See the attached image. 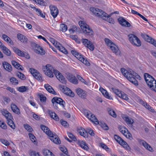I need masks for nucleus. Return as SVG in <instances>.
I'll return each instance as SVG.
<instances>
[{"instance_id":"f257e3e1","label":"nucleus","mask_w":156,"mask_h":156,"mask_svg":"<svg viewBox=\"0 0 156 156\" xmlns=\"http://www.w3.org/2000/svg\"><path fill=\"white\" fill-rule=\"evenodd\" d=\"M42 69L44 73L50 78L54 76L53 73L57 79L61 83L65 84L66 80L64 77L58 70H55L53 67L49 64H47L45 66L42 67Z\"/></svg>"},{"instance_id":"f03ea898","label":"nucleus","mask_w":156,"mask_h":156,"mask_svg":"<svg viewBox=\"0 0 156 156\" xmlns=\"http://www.w3.org/2000/svg\"><path fill=\"white\" fill-rule=\"evenodd\" d=\"M121 71L123 75L131 83L136 86L138 85L137 80L135 78L140 80V76L132 70H127L124 68H121Z\"/></svg>"},{"instance_id":"7ed1b4c3","label":"nucleus","mask_w":156,"mask_h":156,"mask_svg":"<svg viewBox=\"0 0 156 156\" xmlns=\"http://www.w3.org/2000/svg\"><path fill=\"white\" fill-rule=\"evenodd\" d=\"M90 11L95 16L105 20L110 23L114 24L115 23L114 20L106 12L103 10L98 8L91 7Z\"/></svg>"},{"instance_id":"20e7f679","label":"nucleus","mask_w":156,"mask_h":156,"mask_svg":"<svg viewBox=\"0 0 156 156\" xmlns=\"http://www.w3.org/2000/svg\"><path fill=\"white\" fill-rule=\"evenodd\" d=\"M144 77L148 86L152 90L156 92V80L147 73L144 74Z\"/></svg>"},{"instance_id":"39448f33","label":"nucleus","mask_w":156,"mask_h":156,"mask_svg":"<svg viewBox=\"0 0 156 156\" xmlns=\"http://www.w3.org/2000/svg\"><path fill=\"white\" fill-rule=\"evenodd\" d=\"M79 23L84 33L91 37L93 36L94 32L93 30L85 22L80 21Z\"/></svg>"},{"instance_id":"423d86ee","label":"nucleus","mask_w":156,"mask_h":156,"mask_svg":"<svg viewBox=\"0 0 156 156\" xmlns=\"http://www.w3.org/2000/svg\"><path fill=\"white\" fill-rule=\"evenodd\" d=\"M129 41L133 45L137 47H140L141 45V42L139 38L133 34L128 35Z\"/></svg>"},{"instance_id":"0eeeda50","label":"nucleus","mask_w":156,"mask_h":156,"mask_svg":"<svg viewBox=\"0 0 156 156\" xmlns=\"http://www.w3.org/2000/svg\"><path fill=\"white\" fill-rule=\"evenodd\" d=\"M71 52L72 54L76 57L79 61L83 62L84 64L87 66H89L90 63L86 59H85L83 56L80 54L77 51L72 50Z\"/></svg>"},{"instance_id":"6e6552de","label":"nucleus","mask_w":156,"mask_h":156,"mask_svg":"<svg viewBox=\"0 0 156 156\" xmlns=\"http://www.w3.org/2000/svg\"><path fill=\"white\" fill-rule=\"evenodd\" d=\"M53 105L55 106L57 108H58V105H59L62 107H65V102L61 98L54 97L52 100Z\"/></svg>"},{"instance_id":"1a4fd4ad","label":"nucleus","mask_w":156,"mask_h":156,"mask_svg":"<svg viewBox=\"0 0 156 156\" xmlns=\"http://www.w3.org/2000/svg\"><path fill=\"white\" fill-rule=\"evenodd\" d=\"M114 139L120 145L126 149L129 150L130 147L128 144L120 137L117 135H114Z\"/></svg>"},{"instance_id":"9d476101","label":"nucleus","mask_w":156,"mask_h":156,"mask_svg":"<svg viewBox=\"0 0 156 156\" xmlns=\"http://www.w3.org/2000/svg\"><path fill=\"white\" fill-rule=\"evenodd\" d=\"M30 72L33 76L36 79L41 82L43 80L42 76L37 70L34 69H30Z\"/></svg>"},{"instance_id":"9b49d317","label":"nucleus","mask_w":156,"mask_h":156,"mask_svg":"<svg viewBox=\"0 0 156 156\" xmlns=\"http://www.w3.org/2000/svg\"><path fill=\"white\" fill-rule=\"evenodd\" d=\"M85 115L88 119L96 124H99V122L94 115L92 114L89 111H85Z\"/></svg>"},{"instance_id":"f8f14e48","label":"nucleus","mask_w":156,"mask_h":156,"mask_svg":"<svg viewBox=\"0 0 156 156\" xmlns=\"http://www.w3.org/2000/svg\"><path fill=\"white\" fill-rule=\"evenodd\" d=\"M49 8L51 15L54 18H55L58 14V10L57 8L55 6L51 5L49 6Z\"/></svg>"},{"instance_id":"ddd939ff","label":"nucleus","mask_w":156,"mask_h":156,"mask_svg":"<svg viewBox=\"0 0 156 156\" xmlns=\"http://www.w3.org/2000/svg\"><path fill=\"white\" fill-rule=\"evenodd\" d=\"M81 41L83 44L87 47L90 50L93 51L94 49V47L92 43L86 39H82Z\"/></svg>"},{"instance_id":"4468645a","label":"nucleus","mask_w":156,"mask_h":156,"mask_svg":"<svg viewBox=\"0 0 156 156\" xmlns=\"http://www.w3.org/2000/svg\"><path fill=\"white\" fill-rule=\"evenodd\" d=\"M49 136L50 140L54 143L56 144H59L61 143L60 140L55 134L52 133Z\"/></svg>"},{"instance_id":"2eb2a0df","label":"nucleus","mask_w":156,"mask_h":156,"mask_svg":"<svg viewBox=\"0 0 156 156\" xmlns=\"http://www.w3.org/2000/svg\"><path fill=\"white\" fill-rule=\"evenodd\" d=\"M13 50L14 52H15L19 56L25 57L27 58H30V56L27 53H24L23 52L21 51L17 48H14Z\"/></svg>"},{"instance_id":"dca6fc26","label":"nucleus","mask_w":156,"mask_h":156,"mask_svg":"<svg viewBox=\"0 0 156 156\" xmlns=\"http://www.w3.org/2000/svg\"><path fill=\"white\" fill-rule=\"evenodd\" d=\"M144 38L146 41L156 47V40H155L147 35H144Z\"/></svg>"},{"instance_id":"f3484780","label":"nucleus","mask_w":156,"mask_h":156,"mask_svg":"<svg viewBox=\"0 0 156 156\" xmlns=\"http://www.w3.org/2000/svg\"><path fill=\"white\" fill-rule=\"evenodd\" d=\"M120 132L126 138H130L131 137V134L128 132V130L124 127H122L120 129Z\"/></svg>"},{"instance_id":"a211bd4d","label":"nucleus","mask_w":156,"mask_h":156,"mask_svg":"<svg viewBox=\"0 0 156 156\" xmlns=\"http://www.w3.org/2000/svg\"><path fill=\"white\" fill-rule=\"evenodd\" d=\"M67 78L69 81L74 84H77L78 81L76 78L73 75L69 74L67 76Z\"/></svg>"},{"instance_id":"6ab92c4d","label":"nucleus","mask_w":156,"mask_h":156,"mask_svg":"<svg viewBox=\"0 0 156 156\" xmlns=\"http://www.w3.org/2000/svg\"><path fill=\"white\" fill-rule=\"evenodd\" d=\"M119 23L122 26L125 27H130L131 25L128 21H126L123 17H120L118 19Z\"/></svg>"},{"instance_id":"aec40b11","label":"nucleus","mask_w":156,"mask_h":156,"mask_svg":"<svg viewBox=\"0 0 156 156\" xmlns=\"http://www.w3.org/2000/svg\"><path fill=\"white\" fill-rule=\"evenodd\" d=\"M76 91L78 95L81 98L83 99L86 98L87 93L85 91L80 88L76 89Z\"/></svg>"},{"instance_id":"412c9836","label":"nucleus","mask_w":156,"mask_h":156,"mask_svg":"<svg viewBox=\"0 0 156 156\" xmlns=\"http://www.w3.org/2000/svg\"><path fill=\"white\" fill-rule=\"evenodd\" d=\"M112 51L117 55H119L120 51L118 47L114 43L112 44V46L109 48Z\"/></svg>"},{"instance_id":"4be33fe9","label":"nucleus","mask_w":156,"mask_h":156,"mask_svg":"<svg viewBox=\"0 0 156 156\" xmlns=\"http://www.w3.org/2000/svg\"><path fill=\"white\" fill-rule=\"evenodd\" d=\"M77 131L79 133L85 138H87L88 133L85 131V129L82 127H80L77 129Z\"/></svg>"},{"instance_id":"5701e85b","label":"nucleus","mask_w":156,"mask_h":156,"mask_svg":"<svg viewBox=\"0 0 156 156\" xmlns=\"http://www.w3.org/2000/svg\"><path fill=\"white\" fill-rule=\"evenodd\" d=\"M99 90L106 98L109 100L113 99L111 97V95L108 93L106 90L102 88H100L99 89Z\"/></svg>"},{"instance_id":"b1692460","label":"nucleus","mask_w":156,"mask_h":156,"mask_svg":"<svg viewBox=\"0 0 156 156\" xmlns=\"http://www.w3.org/2000/svg\"><path fill=\"white\" fill-rule=\"evenodd\" d=\"M139 142L140 144L143 145L147 149L150 151H153V148L145 141L142 140H139Z\"/></svg>"},{"instance_id":"393cba45","label":"nucleus","mask_w":156,"mask_h":156,"mask_svg":"<svg viewBox=\"0 0 156 156\" xmlns=\"http://www.w3.org/2000/svg\"><path fill=\"white\" fill-rule=\"evenodd\" d=\"M62 90L64 94L67 95L72 97L74 96V93L69 88L67 87L65 88L64 87H63Z\"/></svg>"},{"instance_id":"a878e982","label":"nucleus","mask_w":156,"mask_h":156,"mask_svg":"<svg viewBox=\"0 0 156 156\" xmlns=\"http://www.w3.org/2000/svg\"><path fill=\"white\" fill-rule=\"evenodd\" d=\"M2 66L7 71L10 72L12 71V68L11 65L6 62H2Z\"/></svg>"},{"instance_id":"bb28decb","label":"nucleus","mask_w":156,"mask_h":156,"mask_svg":"<svg viewBox=\"0 0 156 156\" xmlns=\"http://www.w3.org/2000/svg\"><path fill=\"white\" fill-rule=\"evenodd\" d=\"M41 129L49 136L52 133L48 128L44 125H41Z\"/></svg>"},{"instance_id":"cd10ccee","label":"nucleus","mask_w":156,"mask_h":156,"mask_svg":"<svg viewBox=\"0 0 156 156\" xmlns=\"http://www.w3.org/2000/svg\"><path fill=\"white\" fill-rule=\"evenodd\" d=\"M11 107L13 112L18 115L20 114V110L17 106L14 104H12L11 105Z\"/></svg>"},{"instance_id":"c85d7f7f","label":"nucleus","mask_w":156,"mask_h":156,"mask_svg":"<svg viewBox=\"0 0 156 156\" xmlns=\"http://www.w3.org/2000/svg\"><path fill=\"white\" fill-rule=\"evenodd\" d=\"M44 87L49 92L55 94H56V93L55 92L52 87L48 84H45L44 85Z\"/></svg>"},{"instance_id":"c756f323","label":"nucleus","mask_w":156,"mask_h":156,"mask_svg":"<svg viewBox=\"0 0 156 156\" xmlns=\"http://www.w3.org/2000/svg\"><path fill=\"white\" fill-rule=\"evenodd\" d=\"M139 101L140 104L144 106L146 108L148 109L149 110L152 111L153 110V109H152V108L150 105L147 104L146 102H144L142 100L139 99Z\"/></svg>"},{"instance_id":"7c9ffc66","label":"nucleus","mask_w":156,"mask_h":156,"mask_svg":"<svg viewBox=\"0 0 156 156\" xmlns=\"http://www.w3.org/2000/svg\"><path fill=\"white\" fill-rule=\"evenodd\" d=\"M17 37L18 39L21 42L23 43H26L27 41V38L23 35L18 34L17 35Z\"/></svg>"},{"instance_id":"2f4dec72","label":"nucleus","mask_w":156,"mask_h":156,"mask_svg":"<svg viewBox=\"0 0 156 156\" xmlns=\"http://www.w3.org/2000/svg\"><path fill=\"white\" fill-rule=\"evenodd\" d=\"M48 113L50 117L52 118L56 121L59 120V119L58 117L55 113L51 111H48Z\"/></svg>"},{"instance_id":"473e14b6","label":"nucleus","mask_w":156,"mask_h":156,"mask_svg":"<svg viewBox=\"0 0 156 156\" xmlns=\"http://www.w3.org/2000/svg\"><path fill=\"white\" fill-rule=\"evenodd\" d=\"M12 117L7 119V123L8 125L12 129H14L15 128V125L12 120Z\"/></svg>"},{"instance_id":"72a5a7b5","label":"nucleus","mask_w":156,"mask_h":156,"mask_svg":"<svg viewBox=\"0 0 156 156\" xmlns=\"http://www.w3.org/2000/svg\"><path fill=\"white\" fill-rule=\"evenodd\" d=\"M12 117L7 119V123L8 125L12 129H14L15 128V125L12 120Z\"/></svg>"},{"instance_id":"f704fd0d","label":"nucleus","mask_w":156,"mask_h":156,"mask_svg":"<svg viewBox=\"0 0 156 156\" xmlns=\"http://www.w3.org/2000/svg\"><path fill=\"white\" fill-rule=\"evenodd\" d=\"M79 145L83 149L87 150L88 149V147L86 143L83 141H80L78 142Z\"/></svg>"},{"instance_id":"c9c22d12","label":"nucleus","mask_w":156,"mask_h":156,"mask_svg":"<svg viewBox=\"0 0 156 156\" xmlns=\"http://www.w3.org/2000/svg\"><path fill=\"white\" fill-rule=\"evenodd\" d=\"M43 152L44 155L45 156H55L52 152L47 149H43Z\"/></svg>"},{"instance_id":"e433bc0d","label":"nucleus","mask_w":156,"mask_h":156,"mask_svg":"<svg viewBox=\"0 0 156 156\" xmlns=\"http://www.w3.org/2000/svg\"><path fill=\"white\" fill-rule=\"evenodd\" d=\"M3 39L7 43L12 44V42L11 39L8 37L7 35L3 34L2 35Z\"/></svg>"},{"instance_id":"4c0bfd02","label":"nucleus","mask_w":156,"mask_h":156,"mask_svg":"<svg viewBox=\"0 0 156 156\" xmlns=\"http://www.w3.org/2000/svg\"><path fill=\"white\" fill-rule=\"evenodd\" d=\"M2 49L3 53L7 56H10L11 54L10 51L9 49L5 46H4L2 47Z\"/></svg>"},{"instance_id":"58836bf2","label":"nucleus","mask_w":156,"mask_h":156,"mask_svg":"<svg viewBox=\"0 0 156 156\" xmlns=\"http://www.w3.org/2000/svg\"><path fill=\"white\" fill-rule=\"evenodd\" d=\"M124 119L126 121L127 124L129 126L132 125L133 123V119L132 118H130L128 116L125 117L124 118Z\"/></svg>"},{"instance_id":"ea45409f","label":"nucleus","mask_w":156,"mask_h":156,"mask_svg":"<svg viewBox=\"0 0 156 156\" xmlns=\"http://www.w3.org/2000/svg\"><path fill=\"white\" fill-rule=\"evenodd\" d=\"M11 63L12 65L16 68L18 69L22 70L21 68L22 67L21 66L15 61L14 60L12 61Z\"/></svg>"},{"instance_id":"a19ab883","label":"nucleus","mask_w":156,"mask_h":156,"mask_svg":"<svg viewBox=\"0 0 156 156\" xmlns=\"http://www.w3.org/2000/svg\"><path fill=\"white\" fill-rule=\"evenodd\" d=\"M110 91L112 92H113L115 94L117 95L119 97L120 96L121 94V93L122 92L119 90L118 89L115 88H112L111 89Z\"/></svg>"},{"instance_id":"79ce46f5","label":"nucleus","mask_w":156,"mask_h":156,"mask_svg":"<svg viewBox=\"0 0 156 156\" xmlns=\"http://www.w3.org/2000/svg\"><path fill=\"white\" fill-rule=\"evenodd\" d=\"M35 51L37 53L40 54L41 55H43L45 54V51L43 49L39 47L37 49H35Z\"/></svg>"},{"instance_id":"37998d69","label":"nucleus","mask_w":156,"mask_h":156,"mask_svg":"<svg viewBox=\"0 0 156 156\" xmlns=\"http://www.w3.org/2000/svg\"><path fill=\"white\" fill-rule=\"evenodd\" d=\"M108 110L109 114L110 115L113 117L115 118L116 117V114L115 113V111H114L113 109L110 108H108Z\"/></svg>"},{"instance_id":"c03bdc74","label":"nucleus","mask_w":156,"mask_h":156,"mask_svg":"<svg viewBox=\"0 0 156 156\" xmlns=\"http://www.w3.org/2000/svg\"><path fill=\"white\" fill-rule=\"evenodd\" d=\"M29 136L31 140L33 143H34V144H36L37 143V142L36 140V138L32 134L29 133Z\"/></svg>"},{"instance_id":"a18cd8bd","label":"nucleus","mask_w":156,"mask_h":156,"mask_svg":"<svg viewBox=\"0 0 156 156\" xmlns=\"http://www.w3.org/2000/svg\"><path fill=\"white\" fill-rule=\"evenodd\" d=\"M119 97L127 101H128L129 100V98L127 95L123 92H122V93H121V94Z\"/></svg>"},{"instance_id":"49530a36","label":"nucleus","mask_w":156,"mask_h":156,"mask_svg":"<svg viewBox=\"0 0 156 156\" xmlns=\"http://www.w3.org/2000/svg\"><path fill=\"white\" fill-rule=\"evenodd\" d=\"M28 90V88L27 87L22 86L19 87L18 90L20 92H23L27 91Z\"/></svg>"},{"instance_id":"de8ad7c7","label":"nucleus","mask_w":156,"mask_h":156,"mask_svg":"<svg viewBox=\"0 0 156 156\" xmlns=\"http://www.w3.org/2000/svg\"><path fill=\"white\" fill-rule=\"evenodd\" d=\"M37 13V14L43 18H44L45 17V15L44 14L42 13V11L40 9L37 8L35 11Z\"/></svg>"},{"instance_id":"09e8293b","label":"nucleus","mask_w":156,"mask_h":156,"mask_svg":"<svg viewBox=\"0 0 156 156\" xmlns=\"http://www.w3.org/2000/svg\"><path fill=\"white\" fill-rule=\"evenodd\" d=\"M16 75L19 78L22 80H24L26 79L25 75L20 72H17L16 73Z\"/></svg>"},{"instance_id":"8fccbe9b","label":"nucleus","mask_w":156,"mask_h":156,"mask_svg":"<svg viewBox=\"0 0 156 156\" xmlns=\"http://www.w3.org/2000/svg\"><path fill=\"white\" fill-rule=\"evenodd\" d=\"M100 146L105 150L107 151H110V149L104 143H101L100 144Z\"/></svg>"},{"instance_id":"3c124183","label":"nucleus","mask_w":156,"mask_h":156,"mask_svg":"<svg viewBox=\"0 0 156 156\" xmlns=\"http://www.w3.org/2000/svg\"><path fill=\"white\" fill-rule=\"evenodd\" d=\"M105 41L107 45L109 48L114 43L110 40L107 38L105 39Z\"/></svg>"},{"instance_id":"603ef678","label":"nucleus","mask_w":156,"mask_h":156,"mask_svg":"<svg viewBox=\"0 0 156 156\" xmlns=\"http://www.w3.org/2000/svg\"><path fill=\"white\" fill-rule=\"evenodd\" d=\"M10 82L13 84L16 85L18 83V81L14 77H11L10 80Z\"/></svg>"},{"instance_id":"864d4df0","label":"nucleus","mask_w":156,"mask_h":156,"mask_svg":"<svg viewBox=\"0 0 156 156\" xmlns=\"http://www.w3.org/2000/svg\"><path fill=\"white\" fill-rule=\"evenodd\" d=\"M24 126L25 129L29 132H31L33 131L32 128L27 124H24Z\"/></svg>"},{"instance_id":"5fc2aeb1","label":"nucleus","mask_w":156,"mask_h":156,"mask_svg":"<svg viewBox=\"0 0 156 156\" xmlns=\"http://www.w3.org/2000/svg\"><path fill=\"white\" fill-rule=\"evenodd\" d=\"M40 100L41 102L44 104L46 101V98L43 95H41L40 96Z\"/></svg>"},{"instance_id":"6e6d98bb","label":"nucleus","mask_w":156,"mask_h":156,"mask_svg":"<svg viewBox=\"0 0 156 156\" xmlns=\"http://www.w3.org/2000/svg\"><path fill=\"white\" fill-rule=\"evenodd\" d=\"M58 50L61 52L65 54H66L68 53L67 51L66 50V48L63 47L62 45L60 46V47L58 49Z\"/></svg>"},{"instance_id":"4d7b16f0","label":"nucleus","mask_w":156,"mask_h":156,"mask_svg":"<svg viewBox=\"0 0 156 156\" xmlns=\"http://www.w3.org/2000/svg\"><path fill=\"white\" fill-rule=\"evenodd\" d=\"M60 28L61 29V30L63 32H66L67 29V26L64 24H61L60 25Z\"/></svg>"},{"instance_id":"13d9d810","label":"nucleus","mask_w":156,"mask_h":156,"mask_svg":"<svg viewBox=\"0 0 156 156\" xmlns=\"http://www.w3.org/2000/svg\"><path fill=\"white\" fill-rule=\"evenodd\" d=\"M67 134L69 138L73 140L74 141L77 140L76 138L72 133H68Z\"/></svg>"},{"instance_id":"bf43d9fd","label":"nucleus","mask_w":156,"mask_h":156,"mask_svg":"<svg viewBox=\"0 0 156 156\" xmlns=\"http://www.w3.org/2000/svg\"><path fill=\"white\" fill-rule=\"evenodd\" d=\"M0 127L3 129H6L7 126L5 123L2 121L0 120Z\"/></svg>"},{"instance_id":"052dcab7","label":"nucleus","mask_w":156,"mask_h":156,"mask_svg":"<svg viewBox=\"0 0 156 156\" xmlns=\"http://www.w3.org/2000/svg\"><path fill=\"white\" fill-rule=\"evenodd\" d=\"M77 27L76 26H73L71 28L69 29V30L70 33H73L74 32L77 30Z\"/></svg>"},{"instance_id":"680f3d73","label":"nucleus","mask_w":156,"mask_h":156,"mask_svg":"<svg viewBox=\"0 0 156 156\" xmlns=\"http://www.w3.org/2000/svg\"><path fill=\"white\" fill-rule=\"evenodd\" d=\"M0 141L2 143L6 146H9L10 144L9 143L7 140L2 139H1Z\"/></svg>"},{"instance_id":"e2e57ef3","label":"nucleus","mask_w":156,"mask_h":156,"mask_svg":"<svg viewBox=\"0 0 156 156\" xmlns=\"http://www.w3.org/2000/svg\"><path fill=\"white\" fill-rule=\"evenodd\" d=\"M101 127L103 128L104 129L107 130L108 129V127L107 125L105 123H101Z\"/></svg>"},{"instance_id":"0e129e2a","label":"nucleus","mask_w":156,"mask_h":156,"mask_svg":"<svg viewBox=\"0 0 156 156\" xmlns=\"http://www.w3.org/2000/svg\"><path fill=\"white\" fill-rule=\"evenodd\" d=\"M1 112L2 114L4 116L6 115H7L8 113H9V114L10 115V113L8 111L5 109H2L1 111Z\"/></svg>"},{"instance_id":"69168bd1","label":"nucleus","mask_w":156,"mask_h":156,"mask_svg":"<svg viewBox=\"0 0 156 156\" xmlns=\"http://www.w3.org/2000/svg\"><path fill=\"white\" fill-rule=\"evenodd\" d=\"M37 3L40 5H43V4L44 3V1L43 0H33Z\"/></svg>"},{"instance_id":"338daca9","label":"nucleus","mask_w":156,"mask_h":156,"mask_svg":"<svg viewBox=\"0 0 156 156\" xmlns=\"http://www.w3.org/2000/svg\"><path fill=\"white\" fill-rule=\"evenodd\" d=\"M60 149L63 153H68L67 150L65 147H60Z\"/></svg>"},{"instance_id":"774afa93","label":"nucleus","mask_w":156,"mask_h":156,"mask_svg":"<svg viewBox=\"0 0 156 156\" xmlns=\"http://www.w3.org/2000/svg\"><path fill=\"white\" fill-rule=\"evenodd\" d=\"M31 156H40L38 153L35 151H33L30 153Z\"/></svg>"}]
</instances>
